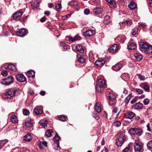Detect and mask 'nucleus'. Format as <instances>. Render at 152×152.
Instances as JSON below:
<instances>
[{
  "label": "nucleus",
  "instance_id": "obj_1",
  "mask_svg": "<svg viewBox=\"0 0 152 152\" xmlns=\"http://www.w3.org/2000/svg\"><path fill=\"white\" fill-rule=\"evenodd\" d=\"M14 78L11 75L7 77L6 78L2 79L0 81L1 83L6 86H9L13 83Z\"/></svg>",
  "mask_w": 152,
  "mask_h": 152
},
{
  "label": "nucleus",
  "instance_id": "obj_2",
  "mask_svg": "<svg viewBox=\"0 0 152 152\" xmlns=\"http://www.w3.org/2000/svg\"><path fill=\"white\" fill-rule=\"evenodd\" d=\"M107 85L105 83V81L102 79L98 80L97 82V84L96 86V89L98 92H101V90H99V88H106Z\"/></svg>",
  "mask_w": 152,
  "mask_h": 152
},
{
  "label": "nucleus",
  "instance_id": "obj_3",
  "mask_svg": "<svg viewBox=\"0 0 152 152\" xmlns=\"http://www.w3.org/2000/svg\"><path fill=\"white\" fill-rule=\"evenodd\" d=\"M140 50L142 52L148 54L150 45L145 42H141L139 44Z\"/></svg>",
  "mask_w": 152,
  "mask_h": 152
},
{
  "label": "nucleus",
  "instance_id": "obj_4",
  "mask_svg": "<svg viewBox=\"0 0 152 152\" xmlns=\"http://www.w3.org/2000/svg\"><path fill=\"white\" fill-rule=\"evenodd\" d=\"M129 133L131 135L140 136L142 134L143 131L140 128H133L129 130Z\"/></svg>",
  "mask_w": 152,
  "mask_h": 152
},
{
  "label": "nucleus",
  "instance_id": "obj_5",
  "mask_svg": "<svg viewBox=\"0 0 152 152\" xmlns=\"http://www.w3.org/2000/svg\"><path fill=\"white\" fill-rule=\"evenodd\" d=\"M24 125L28 130L31 131L33 129V123L32 120L28 118L26 120Z\"/></svg>",
  "mask_w": 152,
  "mask_h": 152
},
{
  "label": "nucleus",
  "instance_id": "obj_6",
  "mask_svg": "<svg viewBox=\"0 0 152 152\" xmlns=\"http://www.w3.org/2000/svg\"><path fill=\"white\" fill-rule=\"evenodd\" d=\"M16 90L13 89H9L6 90L5 94L7 97L8 98H10L11 97L15 95Z\"/></svg>",
  "mask_w": 152,
  "mask_h": 152
},
{
  "label": "nucleus",
  "instance_id": "obj_7",
  "mask_svg": "<svg viewBox=\"0 0 152 152\" xmlns=\"http://www.w3.org/2000/svg\"><path fill=\"white\" fill-rule=\"evenodd\" d=\"M106 95L108 100L115 99L116 97L115 94H114L111 90H107L106 92Z\"/></svg>",
  "mask_w": 152,
  "mask_h": 152
},
{
  "label": "nucleus",
  "instance_id": "obj_8",
  "mask_svg": "<svg viewBox=\"0 0 152 152\" xmlns=\"http://www.w3.org/2000/svg\"><path fill=\"white\" fill-rule=\"evenodd\" d=\"M142 144L141 142H135L134 145L135 151L141 152L142 151Z\"/></svg>",
  "mask_w": 152,
  "mask_h": 152
},
{
  "label": "nucleus",
  "instance_id": "obj_9",
  "mask_svg": "<svg viewBox=\"0 0 152 152\" xmlns=\"http://www.w3.org/2000/svg\"><path fill=\"white\" fill-rule=\"evenodd\" d=\"M16 78L17 81L20 82H23L26 80V78L23 74H18L16 76Z\"/></svg>",
  "mask_w": 152,
  "mask_h": 152
},
{
  "label": "nucleus",
  "instance_id": "obj_10",
  "mask_svg": "<svg viewBox=\"0 0 152 152\" xmlns=\"http://www.w3.org/2000/svg\"><path fill=\"white\" fill-rule=\"evenodd\" d=\"M118 45H114L108 49V50L110 53H114L118 49Z\"/></svg>",
  "mask_w": 152,
  "mask_h": 152
},
{
  "label": "nucleus",
  "instance_id": "obj_11",
  "mask_svg": "<svg viewBox=\"0 0 152 152\" xmlns=\"http://www.w3.org/2000/svg\"><path fill=\"white\" fill-rule=\"evenodd\" d=\"M16 33L17 35L20 37H23L26 35L27 34L26 30L23 28L19 30Z\"/></svg>",
  "mask_w": 152,
  "mask_h": 152
},
{
  "label": "nucleus",
  "instance_id": "obj_12",
  "mask_svg": "<svg viewBox=\"0 0 152 152\" xmlns=\"http://www.w3.org/2000/svg\"><path fill=\"white\" fill-rule=\"evenodd\" d=\"M135 113L129 111L124 114V117L128 119H132L135 116Z\"/></svg>",
  "mask_w": 152,
  "mask_h": 152
},
{
  "label": "nucleus",
  "instance_id": "obj_13",
  "mask_svg": "<svg viewBox=\"0 0 152 152\" xmlns=\"http://www.w3.org/2000/svg\"><path fill=\"white\" fill-rule=\"evenodd\" d=\"M123 66V64L119 62L113 66L112 69L115 71H117L119 70Z\"/></svg>",
  "mask_w": 152,
  "mask_h": 152
},
{
  "label": "nucleus",
  "instance_id": "obj_14",
  "mask_svg": "<svg viewBox=\"0 0 152 152\" xmlns=\"http://www.w3.org/2000/svg\"><path fill=\"white\" fill-rule=\"evenodd\" d=\"M95 33L93 30H88L84 32L83 35L85 37H88L92 36Z\"/></svg>",
  "mask_w": 152,
  "mask_h": 152
},
{
  "label": "nucleus",
  "instance_id": "obj_15",
  "mask_svg": "<svg viewBox=\"0 0 152 152\" xmlns=\"http://www.w3.org/2000/svg\"><path fill=\"white\" fill-rule=\"evenodd\" d=\"M31 6L34 10H37L39 6V4L37 0H34L31 2Z\"/></svg>",
  "mask_w": 152,
  "mask_h": 152
},
{
  "label": "nucleus",
  "instance_id": "obj_16",
  "mask_svg": "<svg viewBox=\"0 0 152 152\" xmlns=\"http://www.w3.org/2000/svg\"><path fill=\"white\" fill-rule=\"evenodd\" d=\"M23 14V12L20 10L19 11L16 12L13 16L12 18L14 20H18Z\"/></svg>",
  "mask_w": 152,
  "mask_h": 152
},
{
  "label": "nucleus",
  "instance_id": "obj_17",
  "mask_svg": "<svg viewBox=\"0 0 152 152\" xmlns=\"http://www.w3.org/2000/svg\"><path fill=\"white\" fill-rule=\"evenodd\" d=\"M130 3L128 5V7L129 8L132 10H134L137 7V4L135 3L133 0H129Z\"/></svg>",
  "mask_w": 152,
  "mask_h": 152
},
{
  "label": "nucleus",
  "instance_id": "obj_18",
  "mask_svg": "<svg viewBox=\"0 0 152 152\" xmlns=\"http://www.w3.org/2000/svg\"><path fill=\"white\" fill-rule=\"evenodd\" d=\"M105 63V61L103 60L100 59L96 61L95 64L99 67H102Z\"/></svg>",
  "mask_w": 152,
  "mask_h": 152
},
{
  "label": "nucleus",
  "instance_id": "obj_19",
  "mask_svg": "<svg viewBox=\"0 0 152 152\" xmlns=\"http://www.w3.org/2000/svg\"><path fill=\"white\" fill-rule=\"evenodd\" d=\"M126 137L124 133L120 132L118 135L117 139L122 141H125Z\"/></svg>",
  "mask_w": 152,
  "mask_h": 152
},
{
  "label": "nucleus",
  "instance_id": "obj_20",
  "mask_svg": "<svg viewBox=\"0 0 152 152\" xmlns=\"http://www.w3.org/2000/svg\"><path fill=\"white\" fill-rule=\"evenodd\" d=\"M1 70L2 71L1 74L3 76H6L8 75V70L6 68V67H5V66L1 67Z\"/></svg>",
  "mask_w": 152,
  "mask_h": 152
},
{
  "label": "nucleus",
  "instance_id": "obj_21",
  "mask_svg": "<svg viewBox=\"0 0 152 152\" xmlns=\"http://www.w3.org/2000/svg\"><path fill=\"white\" fill-rule=\"evenodd\" d=\"M68 41L69 42H74L75 40H80L81 39V37L78 35H77L74 37H68Z\"/></svg>",
  "mask_w": 152,
  "mask_h": 152
},
{
  "label": "nucleus",
  "instance_id": "obj_22",
  "mask_svg": "<svg viewBox=\"0 0 152 152\" xmlns=\"http://www.w3.org/2000/svg\"><path fill=\"white\" fill-rule=\"evenodd\" d=\"M34 113L38 115L42 114L43 113L42 109L40 107H37L34 110Z\"/></svg>",
  "mask_w": 152,
  "mask_h": 152
},
{
  "label": "nucleus",
  "instance_id": "obj_23",
  "mask_svg": "<svg viewBox=\"0 0 152 152\" xmlns=\"http://www.w3.org/2000/svg\"><path fill=\"white\" fill-rule=\"evenodd\" d=\"M75 50L76 51L82 53L84 52V49L82 46L79 44L76 46Z\"/></svg>",
  "mask_w": 152,
  "mask_h": 152
},
{
  "label": "nucleus",
  "instance_id": "obj_24",
  "mask_svg": "<svg viewBox=\"0 0 152 152\" xmlns=\"http://www.w3.org/2000/svg\"><path fill=\"white\" fill-rule=\"evenodd\" d=\"M102 107L99 103H97L94 105V109L96 112L100 113L101 111Z\"/></svg>",
  "mask_w": 152,
  "mask_h": 152
},
{
  "label": "nucleus",
  "instance_id": "obj_25",
  "mask_svg": "<svg viewBox=\"0 0 152 152\" xmlns=\"http://www.w3.org/2000/svg\"><path fill=\"white\" fill-rule=\"evenodd\" d=\"M102 9L101 8L97 7L93 9V11L95 14L99 15L102 12Z\"/></svg>",
  "mask_w": 152,
  "mask_h": 152
},
{
  "label": "nucleus",
  "instance_id": "obj_26",
  "mask_svg": "<svg viewBox=\"0 0 152 152\" xmlns=\"http://www.w3.org/2000/svg\"><path fill=\"white\" fill-rule=\"evenodd\" d=\"M32 139V137L30 134H26L23 137V140L26 141H31Z\"/></svg>",
  "mask_w": 152,
  "mask_h": 152
},
{
  "label": "nucleus",
  "instance_id": "obj_27",
  "mask_svg": "<svg viewBox=\"0 0 152 152\" xmlns=\"http://www.w3.org/2000/svg\"><path fill=\"white\" fill-rule=\"evenodd\" d=\"M11 121L14 124H15L18 122L17 117L15 114L11 115L10 117Z\"/></svg>",
  "mask_w": 152,
  "mask_h": 152
},
{
  "label": "nucleus",
  "instance_id": "obj_28",
  "mask_svg": "<svg viewBox=\"0 0 152 152\" xmlns=\"http://www.w3.org/2000/svg\"><path fill=\"white\" fill-rule=\"evenodd\" d=\"M137 48V45L134 42L130 43L128 45V48L131 50H134Z\"/></svg>",
  "mask_w": 152,
  "mask_h": 152
},
{
  "label": "nucleus",
  "instance_id": "obj_29",
  "mask_svg": "<svg viewBox=\"0 0 152 152\" xmlns=\"http://www.w3.org/2000/svg\"><path fill=\"white\" fill-rule=\"evenodd\" d=\"M109 4L110 8H113L116 5V2L115 1L113 0H105Z\"/></svg>",
  "mask_w": 152,
  "mask_h": 152
},
{
  "label": "nucleus",
  "instance_id": "obj_30",
  "mask_svg": "<svg viewBox=\"0 0 152 152\" xmlns=\"http://www.w3.org/2000/svg\"><path fill=\"white\" fill-rule=\"evenodd\" d=\"M136 59L138 61H141L142 59V55L138 53H136L134 54Z\"/></svg>",
  "mask_w": 152,
  "mask_h": 152
},
{
  "label": "nucleus",
  "instance_id": "obj_31",
  "mask_svg": "<svg viewBox=\"0 0 152 152\" xmlns=\"http://www.w3.org/2000/svg\"><path fill=\"white\" fill-rule=\"evenodd\" d=\"M35 72L33 70L28 71L26 73V75L28 77H35Z\"/></svg>",
  "mask_w": 152,
  "mask_h": 152
},
{
  "label": "nucleus",
  "instance_id": "obj_32",
  "mask_svg": "<svg viewBox=\"0 0 152 152\" xmlns=\"http://www.w3.org/2000/svg\"><path fill=\"white\" fill-rule=\"evenodd\" d=\"M134 106L135 109H141L142 107L143 104L142 103L139 102L134 104Z\"/></svg>",
  "mask_w": 152,
  "mask_h": 152
},
{
  "label": "nucleus",
  "instance_id": "obj_33",
  "mask_svg": "<svg viewBox=\"0 0 152 152\" xmlns=\"http://www.w3.org/2000/svg\"><path fill=\"white\" fill-rule=\"evenodd\" d=\"M110 22V17L108 15H106L104 17L103 22L105 24H107Z\"/></svg>",
  "mask_w": 152,
  "mask_h": 152
},
{
  "label": "nucleus",
  "instance_id": "obj_34",
  "mask_svg": "<svg viewBox=\"0 0 152 152\" xmlns=\"http://www.w3.org/2000/svg\"><path fill=\"white\" fill-rule=\"evenodd\" d=\"M132 90L134 92H136L138 94H142L143 92L142 89L138 88H133Z\"/></svg>",
  "mask_w": 152,
  "mask_h": 152
},
{
  "label": "nucleus",
  "instance_id": "obj_35",
  "mask_svg": "<svg viewBox=\"0 0 152 152\" xmlns=\"http://www.w3.org/2000/svg\"><path fill=\"white\" fill-rule=\"evenodd\" d=\"M69 5L71 7H74L75 9H77L78 8V4L77 2L75 1H71L69 3Z\"/></svg>",
  "mask_w": 152,
  "mask_h": 152
},
{
  "label": "nucleus",
  "instance_id": "obj_36",
  "mask_svg": "<svg viewBox=\"0 0 152 152\" xmlns=\"http://www.w3.org/2000/svg\"><path fill=\"white\" fill-rule=\"evenodd\" d=\"M5 67H6V68L8 70L9 69L12 70L14 71H16L17 70L15 66L12 64L9 65L7 66H5Z\"/></svg>",
  "mask_w": 152,
  "mask_h": 152
},
{
  "label": "nucleus",
  "instance_id": "obj_37",
  "mask_svg": "<svg viewBox=\"0 0 152 152\" xmlns=\"http://www.w3.org/2000/svg\"><path fill=\"white\" fill-rule=\"evenodd\" d=\"M77 57L78 58V61L81 63L83 64L85 62V60L83 56L77 55Z\"/></svg>",
  "mask_w": 152,
  "mask_h": 152
},
{
  "label": "nucleus",
  "instance_id": "obj_38",
  "mask_svg": "<svg viewBox=\"0 0 152 152\" xmlns=\"http://www.w3.org/2000/svg\"><path fill=\"white\" fill-rule=\"evenodd\" d=\"M53 147L54 148L57 150H59L61 148L59 146V142L54 143L53 145Z\"/></svg>",
  "mask_w": 152,
  "mask_h": 152
},
{
  "label": "nucleus",
  "instance_id": "obj_39",
  "mask_svg": "<svg viewBox=\"0 0 152 152\" xmlns=\"http://www.w3.org/2000/svg\"><path fill=\"white\" fill-rule=\"evenodd\" d=\"M124 142V141L121 140L117 139L116 140V144L118 147L122 146Z\"/></svg>",
  "mask_w": 152,
  "mask_h": 152
},
{
  "label": "nucleus",
  "instance_id": "obj_40",
  "mask_svg": "<svg viewBox=\"0 0 152 152\" xmlns=\"http://www.w3.org/2000/svg\"><path fill=\"white\" fill-rule=\"evenodd\" d=\"M61 5L60 3H57L56 4L55 8L57 11L59 12L61 9Z\"/></svg>",
  "mask_w": 152,
  "mask_h": 152
},
{
  "label": "nucleus",
  "instance_id": "obj_41",
  "mask_svg": "<svg viewBox=\"0 0 152 152\" xmlns=\"http://www.w3.org/2000/svg\"><path fill=\"white\" fill-rule=\"evenodd\" d=\"M60 45L62 46L63 47V50H66L68 48V45L65 43H64L62 42H60Z\"/></svg>",
  "mask_w": 152,
  "mask_h": 152
},
{
  "label": "nucleus",
  "instance_id": "obj_42",
  "mask_svg": "<svg viewBox=\"0 0 152 152\" xmlns=\"http://www.w3.org/2000/svg\"><path fill=\"white\" fill-rule=\"evenodd\" d=\"M60 139V137L58 136V134H56L54 137L53 138V140L54 141V143L59 142V140Z\"/></svg>",
  "mask_w": 152,
  "mask_h": 152
},
{
  "label": "nucleus",
  "instance_id": "obj_43",
  "mask_svg": "<svg viewBox=\"0 0 152 152\" xmlns=\"http://www.w3.org/2000/svg\"><path fill=\"white\" fill-rule=\"evenodd\" d=\"M132 96V94L131 93L129 94V95L127 96L124 100V102L126 104H127L128 103L129 101L130 100V98Z\"/></svg>",
  "mask_w": 152,
  "mask_h": 152
},
{
  "label": "nucleus",
  "instance_id": "obj_44",
  "mask_svg": "<svg viewBox=\"0 0 152 152\" xmlns=\"http://www.w3.org/2000/svg\"><path fill=\"white\" fill-rule=\"evenodd\" d=\"M132 151V148L130 147L126 148L123 151V152H131Z\"/></svg>",
  "mask_w": 152,
  "mask_h": 152
},
{
  "label": "nucleus",
  "instance_id": "obj_45",
  "mask_svg": "<svg viewBox=\"0 0 152 152\" xmlns=\"http://www.w3.org/2000/svg\"><path fill=\"white\" fill-rule=\"evenodd\" d=\"M53 132L52 129H49L45 132V135L48 137H49L51 136V133Z\"/></svg>",
  "mask_w": 152,
  "mask_h": 152
},
{
  "label": "nucleus",
  "instance_id": "obj_46",
  "mask_svg": "<svg viewBox=\"0 0 152 152\" xmlns=\"http://www.w3.org/2000/svg\"><path fill=\"white\" fill-rule=\"evenodd\" d=\"M138 29V28L137 27H135L133 28L132 31V35H134L136 34L137 33Z\"/></svg>",
  "mask_w": 152,
  "mask_h": 152
},
{
  "label": "nucleus",
  "instance_id": "obj_47",
  "mask_svg": "<svg viewBox=\"0 0 152 152\" xmlns=\"http://www.w3.org/2000/svg\"><path fill=\"white\" fill-rule=\"evenodd\" d=\"M8 142V141L7 140H1L0 141V144L1 147H3Z\"/></svg>",
  "mask_w": 152,
  "mask_h": 152
},
{
  "label": "nucleus",
  "instance_id": "obj_48",
  "mask_svg": "<svg viewBox=\"0 0 152 152\" xmlns=\"http://www.w3.org/2000/svg\"><path fill=\"white\" fill-rule=\"evenodd\" d=\"M109 104L110 105L114 106L115 104V99L112 100H108Z\"/></svg>",
  "mask_w": 152,
  "mask_h": 152
},
{
  "label": "nucleus",
  "instance_id": "obj_49",
  "mask_svg": "<svg viewBox=\"0 0 152 152\" xmlns=\"http://www.w3.org/2000/svg\"><path fill=\"white\" fill-rule=\"evenodd\" d=\"M58 118L60 121H65L66 120V118L64 115H59Z\"/></svg>",
  "mask_w": 152,
  "mask_h": 152
},
{
  "label": "nucleus",
  "instance_id": "obj_50",
  "mask_svg": "<svg viewBox=\"0 0 152 152\" xmlns=\"http://www.w3.org/2000/svg\"><path fill=\"white\" fill-rule=\"evenodd\" d=\"M117 39L119 40L120 42L123 43L124 42V37H123L121 38L120 37H117Z\"/></svg>",
  "mask_w": 152,
  "mask_h": 152
},
{
  "label": "nucleus",
  "instance_id": "obj_51",
  "mask_svg": "<svg viewBox=\"0 0 152 152\" xmlns=\"http://www.w3.org/2000/svg\"><path fill=\"white\" fill-rule=\"evenodd\" d=\"M121 123L119 121H115L114 122V125L117 127H118L120 126Z\"/></svg>",
  "mask_w": 152,
  "mask_h": 152
},
{
  "label": "nucleus",
  "instance_id": "obj_52",
  "mask_svg": "<svg viewBox=\"0 0 152 152\" xmlns=\"http://www.w3.org/2000/svg\"><path fill=\"white\" fill-rule=\"evenodd\" d=\"M147 147L150 149H152V140L148 142Z\"/></svg>",
  "mask_w": 152,
  "mask_h": 152
},
{
  "label": "nucleus",
  "instance_id": "obj_53",
  "mask_svg": "<svg viewBox=\"0 0 152 152\" xmlns=\"http://www.w3.org/2000/svg\"><path fill=\"white\" fill-rule=\"evenodd\" d=\"M124 23L127 26H130L132 24V22L130 20H126L124 22Z\"/></svg>",
  "mask_w": 152,
  "mask_h": 152
},
{
  "label": "nucleus",
  "instance_id": "obj_54",
  "mask_svg": "<svg viewBox=\"0 0 152 152\" xmlns=\"http://www.w3.org/2000/svg\"><path fill=\"white\" fill-rule=\"evenodd\" d=\"M23 113L25 115H28L29 113V111L27 109H24L23 111Z\"/></svg>",
  "mask_w": 152,
  "mask_h": 152
},
{
  "label": "nucleus",
  "instance_id": "obj_55",
  "mask_svg": "<svg viewBox=\"0 0 152 152\" xmlns=\"http://www.w3.org/2000/svg\"><path fill=\"white\" fill-rule=\"evenodd\" d=\"M92 115L93 117L95 118V119L96 120H99V117L98 115L97 114L93 113L92 114Z\"/></svg>",
  "mask_w": 152,
  "mask_h": 152
},
{
  "label": "nucleus",
  "instance_id": "obj_56",
  "mask_svg": "<svg viewBox=\"0 0 152 152\" xmlns=\"http://www.w3.org/2000/svg\"><path fill=\"white\" fill-rule=\"evenodd\" d=\"M143 88L146 91H149V87L146 85H144L143 86Z\"/></svg>",
  "mask_w": 152,
  "mask_h": 152
},
{
  "label": "nucleus",
  "instance_id": "obj_57",
  "mask_svg": "<svg viewBox=\"0 0 152 152\" xmlns=\"http://www.w3.org/2000/svg\"><path fill=\"white\" fill-rule=\"evenodd\" d=\"M48 121L47 120H45L44 122L41 123V125L43 127L45 128L47 124H48Z\"/></svg>",
  "mask_w": 152,
  "mask_h": 152
},
{
  "label": "nucleus",
  "instance_id": "obj_58",
  "mask_svg": "<svg viewBox=\"0 0 152 152\" xmlns=\"http://www.w3.org/2000/svg\"><path fill=\"white\" fill-rule=\"evenodd\" d=\"M143 102L144 104L147 105L149 102V100L148 99H145L143 100Z\"/></svg>",
  "mask_w": 152,
  "mask_h": 152
},
{
  "label": "nucleus",
  "instance_id": "obj_59",
  "mask_svg": "<svg viewBox=\"0 0 152 152\" xmlns=\"http://www.w3.org/2000/svg\"><path fill=\"white\" fill-rule=\"evenodd\" d=\"M139 79L141 80H143L145 79V77L144 76L142 75H138Z\"/></svg>",
  "mask_w": 152,
  "mask_h": 152
},
{
  "label": "nucleus",
  "instance_id": "obj_60",
  "mask_svg": "<svg viewBox=\"0 0 152 152\" xmlns=\"http://www.w3.org/2000/svg\"><path fill=\"white\" fill-rule=\"evenodd\" d=\"M148 51H147L148 54H150L152 52V46L150 45V46L148 48Z\"/></svg>",
  "mask_w": 152,
  "mask_h": 152
},
{
  "label": "nucleus",
  "instance_id": "obj_61",
  "mask_svg": "<svg viewBox=\"0 0 152 152\" xmlns=\"http://www.w3.org/2000/svg\"><path fill=\"white\" fill-rule=\"evenodd\" d=\"M84 12L85 14L88 15L89 13V10L88 9H86L84 10Z\"/></svg>",
  "mask_w": 152,
  "mask_h": 152
},
{
  "label": "nucleus",
  "instance_id": "obj_62",
  "mask_svg": "<svg viewBox=\"0 0 152 152\" xmlns=\"http://www.w3.org/2000/svg\"><path fill=\"white\" fill-rule=\"evenodd\" d=\"M137 101V99L135 98L133 99L130 102L132 104H133L135 103Z\"/></svg>",
  "mask_w": 152,
  "mask_h": 152
},
{
  "label": "nucleus",
  "instance_id": "obj_63",
  "mask_svg": "<svg viewBox=\"0 0 152 152\" xmlns=\"http://www.w3.org/2000/svg\"><path fill=\"white\" fill-rule=\"evenodd\" d=\"M46 19V17H42V18H41L40 19V21L41 22H43Z\"/></svg>",
  "mask_w": 152,
  "mask_h": 152
},
{
  "label": "nucleus",
  "instance_id": "obj_64",
  "mask_svg": "<svg viewBox=\"0 0 152 152\" xmlns=\"http://www.w3.org/2000/svg\"><path fill=\"white\" fill-rule=\"evenodd\" d=\"M148 3L150 7H152V0H149Z\"/></svg>",
  "mask_w": 152,
  "mask_h": 152
}]
</instances>
